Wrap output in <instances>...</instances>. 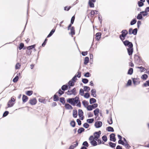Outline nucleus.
Here are the masks:
<instances>
[{
  "label": "nucleus",
  "mask_w": 149,
  "mask_h": 149,
  "mask_svg": "<svg viewBox=\"0 0 149 149\" xmlns=\"http://www.w3.org/2000/svg\"><path fill=\"white\" fill-rule=\"evenodd\" d=\"M66 101L67 102L73 106H75L76 104H77V106L81 107V103L78 97H76L74 98H68L67 99Z\"/></svg>",
  "instance_id": "obj_1"
},
{
  "label": "nucleus",
  "mask_w": 149,
  "mask_h": 149,
  "mask_svg": "<svg viewBox=\"0 0 149 149\" xmlns=\"http://www.w3.org/2000/svg\"><path fill=\"white\" fill-rule=\"evenodd\" d=\"M123 42L125 46H127L128 47L127 48V49L128 54L130 56L132 55L133 52L132 43L127 40L124 41Z\"/></svg>",
  "instance_id": "obj_2"
},
{
  "label": "nucleus",
  "mask_w": 149,
  "mask_h": 149,
  "mask_svg": "<svg viewBox=\"0 0 149 149\" xmlns=\"http://www.w3.org/2000/svg\"><path fill=\"white\" fill-rule=\"evenodd\" d=\"M15 100L13 98V97H11L10 99L9 100L7 103V106L8 107H11L13 106L15 104L14 102Z\"/></svg>",
  "instance_id": "obj_3"
},
{
  "label": "nucleus",
  "mask_w": 149,
  "mask_h": 149,
  "mask_svg": "<svg viewBox=\"0 0 149 149\" xmlns=\"http://www.w3.org/2000/svg\"><path fill=\"white\" fill-rule=\"evenodd\" d=\"M121 33L122 34L120 36V38L123 41L125 39V37L128 33V32L126 30H124L122 31Z\"/></svg>",
  "instance_id": "obj_4"
},
{
  "label": "nucleus",
  "mask_w": 149,
  "mask_h": 149,
  "mask_svg": "<svg viewBox=\"0 0 149 149\" xmlns=\"http://www.w3.org/2000/svg\"><path fill=\"white\" fill-rule=\"evenodd\" d=\"M91 144L93 146L97 145V143L94 139L93 138V136H91L89 138Z\"/></svg>",
  "instance_id": "obj_5"
},
{
  "label": "nucleus",
  "mask_w": 149,
  "mask_h": 149,
  "mask_svg": "<svg viewBox=\"0 0 149 149\" xmlns=\"http://www.w3.org/2000/svg\"><path fill=\"white\" fill-rule=\"evenodd\" d=\"M101 134V132L99 131L98 132H95L94 133V137L93 136V138L95 139V141H97L98 139L100 137V135Z\"/></svg>",
  "instance_id": "obj_6"
},
{
  "label": "nucleus",
  "mask_w": 149,
  "mask_h": 149,
  "mask_svg": "<svg viewBox=\"0 0 149 149\" xmlns=\"http://www.w3.org/2000/svg\"><path fill=\"white\" fill-rule=\"evenodd\" d=\"M31 105H34L36 104L37 103V100L36 97H34L32 99H31L29 102Z\"/></svg>",
  "instance_id": "obj_7"
},
{
  "label": "nucleus",
  "mask_w": 149,
  "mask_h": 149,
  "mask_svg": "<svg viewBox=\"0 0 149 149\" xmlns=\"http://www.w3.org/2000/svg\"><path fill=\"white\" fill-rule=\"evenodd\" d=\"M67 93L68 95H71L72 94L75 95L76 94V89L74 88L71 91H67Z\"/></svg>",
  "instance_id": "obj_8"
},
{
  "label": "nucleus",
  "mask_w": 149,
  "mask_h": 149,
  "mask_svg": "<svg viewBox=\"0 0 149 149\" xmlns=\"http://www.w3.org/2000/svg\"><path fill=\"white\" fill-rule=\"evenodd\" d=\"M102 125V123L101 121H96L95 124V126L97 128H98L101 127Z\"/></svg>",
  "instance_id": "obj_9"
},
{
  "label": "nucleus",
  "mask_w": 149,
  "mask_h": 149,
  "mask_svg": "<svg viewBox=\"0 0 149 149\" xmlns=\"http://www.w3.org/2000/svg\"><path fill=\"white\" fill-rule=\"evenodd\" d=\"M28 99L29 97L27 96L24 94L23 95L22 97V100L23 103H24L26 102L28 100Z\"/></svg>",
  "instance_id": "obj_10"
},
{
  "label": "nucleus",
  "mask_w": 149,
  "mask_h": 149,
  "mask_svg": "<svg viewBox=\"0 0 149 149\" xmlns=\"http://www.w3.org/2000/svg\"><path fill=\"white\" fill-rule=\"evenodd\" d=\"M110 140L111 141L115 142L116 141V139L115 138V135L114 134H112L110 135Z\"/></svg>",
  "instance_id": "obj_11"
},
{
  "label": "nucleus",
  "mask_w": 149,
  "mask_h": 149,
  "mask_svg": "<svg viewBox=\"0 0 149 149\" xmlns=\"http://www.w3.org/2000/svg\"><path fill=\"white\" fill-rule=\"evenodd\" d=\"M96 1V0H89V4L91 7H94V4L92 2H95Z\"/></svg>",
  "instance_id": "obj_12"
},
{
  "label": "nucleus",
  "mask_w": 149,
  "mask_h": 149,
  "mask_svg": "<svg viewBox=\"0 0 149 149\" xmlns=\"http://www.w3.org/2000/svg\"><path fill=\"white\" fill-rule=\"evenodd\" d=\"M28 18L27 17L26 21V24L25 25V26H24V29H23V31L22 32V33H21V34L20 35V36H19V37H20V38H22L23 37V35L24 34V31H25V29L26 28V25H27V22H28Z\"/></svg>",
  "instance_id": "obj_13"
},
{
  "label": "nucleus",
  "mask_w": 149,
  "mask_h": 149,
  "mask_svg": "<svg viewBox=\"0 0 149 149\" xmlns=\"http://www.w3.org/2000/svg\"><path fill=\"white\" fill-rule=\"evenodd\" d=\"M36 46V44H34L30 46H27V50H31L33 49V48H35Z\"/></svg>",
  "instance_id": "obj_14"
},
{
  "label": "nucleus",
  "mask_w": 149,
  "mask_h": 149,
  "mask_svg": "<svg viewBox=\"0 0 149 149\" xmlns=\"http://www.w3.org/2000/svg\"><path fill=\"white\" fill-rule=\"evenodd\" d=\"M33 92L32 91L29 90L26 91L25 94L28 96H30L33 94Z\"/></svg>",
  "instance_id": "obj_15"
},
{
  "label": "nucleus",
  "mask_w": 149,
  "mask_h": 149,
  "mask_svg": "<svg viewBox=\"0 0 149 149\" xmlns=\"http://www.w3.org/2000/svg\"><path fill=\"white\" fill-rule=\"evenodd\" d=\"M65 107L67 109H73L72 107L68 104H65Z\"/></svg>",
  "instance_id": "obj_16"
},
{
  "label": "nucleus",
  "mask_w": 149,
  "mask_h": 149,
  "mask_svg": "<svg viewBox=\"0 0 149 149\" xmlns=\"http://www.w3.org/2000/svg\"><path fill=\"white\" fill-rule=\"evenodd\" d=\"M70 34L72 36L73 35L75 34V32L74 30V28L72 26L71 27V28L70 29Z\"/></svg>",
  "instance_id": "obj_17"
},
{
  "label": "nucleus",
  "mask_w": 149,
  "mask_h": 149,
  "mask_svg": "<svg viewBox=\"0 0 149 149\" xmlns=\"http://www.w3.org/2000/svg\"><path fill=\"white\" fill-rule=\"evenodd\" d=\"M91 94L93 96V97H95L96 96V90L95 89H92L91 91Z\"/></svg>",
  "instance_id": "obj_18"
},
{
  "label": "nucleus",
  "mask_w": 149,
  "mask_h": 149,
  "mask_svg": "<svg viewBox=\"0 0 149 149\" xmlns=\"http://www.w3.org/2000/svg\"><path fill=\"white\" fill-rule=\"evenodd\" d=\"M98 11L96 10H92L91 11V17H93V15L95 14H97Z\"/></svg>",
  "instance_id": "obj_19"
},
{
  "label": "nucleus",
  "mask_w": 149,
  "mask_h": 149,
  "mask_svg": "<svg viewBox=\"0 0 149 149\" xmlns=\"http://www.w3.org/2000/svg\"><path fill=\"white\" fill-rule=\"evenodd\" d=\"M101 34L100 33H97L96 34V39L99 40L101 37Z\"/></svg>",
  "instance_id": "obj_20"
},
{
  "label": "nucleus",
  "mask_w": 149,
  "mask_h": 149,
  "mask_svg": "<svg viewBox=\"0 0 149 149\" xmlns=\"http://www.w3.org/2000/svg\"><path fill=\"white\" fill-rule=\"evenodd\" d=\"M73 116L74 118H76L77 116V111L75 110H74L73 111Z\"/></svg>",
  "instance_id": "obj_21"
},
{
  "label": "nucleus",
  "mask_w": 149,
  "mask_h": 149,
  "mask_svg": "<svg viewBox=\"0 0 149 149\" xmlns=\"http://www.w3.org/2000/svg\"><path fill=\"white\" fill-rule=\"evenodd\" d=\"M24 43L23 42H21L20 43L19 46L18 47V48L19 50H21L22 49L23 47H24Z\"/></svg>",
  "instance_id": "obj_22"
},
{
  "label": "nucleus",
  "mask_w": 149,
  "mask_h": 149,
  "mask_svg": "<svg viewBox=\"0 0 149 149\" xmlns=\"http://www.w3.org/2000/svg\"><path fill=\"white\" fill-rule=\"evenodd\" d=\"M19 77L18 75H16L13 79V81L14 83H16L18 80Z\"/></svg>",
  "instance_id": "obj_23"
},
{
  "label": "nucleus",
  "mask_w": 149,
  "mask_h": 149,
  "mask_svg": "<svg viewBox=\"0 0 149 149\" xmlns=\"http://www.w3.org/2000/svg\"><path fill=\"white\" fill-rule=\"evenodd\" d=\"M89 61V58L88 57H85L84 60V63L85 65H86L88 62Z\"/></svg>",
  "instance_id": "obj_24"
},
{
  "label": "nucleus",
  "mask_w": 149,
  "mask_h": 149,
  "mask_svg": "<svg viewBox=\"0 0 149 149\" xmlns=\"http://www.w3.org/2000/svg\"><path fill=\"white\" fill-rule=\"evenodd\" d=\"M99 111V110L98 108L96 109L95 110H94V112L95 115V116H98Z\"/></svg>",
  "instance_id": "obj_25"
},
{
  "label": "nucleus",
  "mask_w": 149,
  "mask_h": 149,
  "mask_svg": "<svg viewBox=\"0 0 149 149\" xmlns=\"http://www.w3.org/2000/svg\"><path fill=\"white\" fill-rule=\"evenodd\" d=\"M9 113V112L8 111H5L3 113L2 117L4 118Z\"/></svg>",
  "instance_id": "obj_26"
},
{
  "label": "nucleus",
  "mask_w": 149,
  "mask_h": 149,
  "mask_svg": "<svg viewBox=\"0 0 149 149\" xmlns=\"http://www.w3.org/2000/svg\"><path fill=\"white\" fill-rule=\"evenodd\" d=\"M83 112L81 109H79L78 111V115L80 117L83 116Z\"/></svg>",
  "instance_id": "obj_27"
},
{
  "label": "nucleus",
  "mask_w": 149,
  "mask_h": 149,
  "mask_svg": "<svg viewBox=\"0 0 149 149\" xmlns=\"http://www.w3.org/2000/svg\"><path fill=\"white\" fill-rule=\"evenodd\" d=\"M78 143L77 142L76 143L73 144L71 146L69 149H73L75 147L77 146H78Z\"/></svg>",
  "instance_id": "obj_28"
},
{
  "label": "nucleus",
  "mask_w": 149,
  "mask_h": 149,
  "mask_svg": "<svg viewBox=\"0 0 149 149\" xmlns=\"http://www.w3.org/2000/svg\"><path fill=\"white\" fill-rule=\"evenodd\" d=\"M84 91L86 92H88L90 90V88L89 87L84 86Z\"/></svg>",
  "instance_id": "obj_29"
},
{
  "label": "nucleus",
  "mask_w": 149,
  "mask_h": 149,
  "mask_svg": "<svg viewBox=\"0 0 149 149\" xmlns=\"http://www.w3.org/2000/svg\"><path fill=\"white\" fill-rule=\"evenodd\" d=\"M82 103L85 107H86L88 106V103L86 101H83Z\"/></svg>",
  "instance_id": "obj_30"
},
{
  "label": "nucleus",
  "mask_w": 149,
  "mask_h": 149,
  "mask_svg": "<svg viewBox=\"0 0 149 149\" xmlns=\"http://www.w3.org/2000/svg\"><path fill=\"white\" fill-rule=\"evenodd\" d=\"M21 66V65L19 63H17L15 65V69L16 70L19 69Z\"/></svg>",
  "instance_id": "obj_31"
},
{
  "label": "nucleus",
  "mask_w": 149,
  "mask_h": 149,
  "mask_svg": "<svg viewBox=\"0 0 149 149\" xmlns=\"http://www.w3.org/2000/svg\"><path fill=\"white\" fill-rule=\"evenodd\" d=\"M60 101L63 104H64L65 101V98L63 97L60 98Z\"/></svg>",
  "instance_id": "obj_32"
},
{
  "label": "nucleus",
  "mask_w": 149,
  "mask_h": 149,
  "mask_svg": "<svg viewBox=\"0 0 149 149\" xmlns=\"http://www.w3.org/2000/svg\"><path fill=\"white\" fill-rule=\"evenodd\" d=\"M94 121L93 118L88 119L87 120V122L89 123H91L93 122Z\"/></svg>",
  "instance_id": "obj_33"
},
{
  "label": "nucleus",
  "mask_w": 149,
  "mask_h": 149,
  "mask_svg": "<svg viewBox=\"0 0 149 149\" xmlns=\"http://www.w3.org/2000/svg\"><path fill=\"white\" fill-rule=\"evenodd\" d=\"M96 100L95 99L93 98H91L90 100V103L91 104H92L95 102Z\"/></svg>",
  "instance_id": "obj_34"
},
{
  "label": "nucleus",
  "mask_w": 149,
  "mask_h": 149,
  "mask_svg": "<svg viewBox=\"0 0 149 149\" xmlns=\"http://www.w3.org/2000/svg\"><path fill=\"white\" fill-rule=\"evenodd\" d=\"M109 144L110 147L112 148L115 147L116 146V144L114 143H113L111 142L109 143Z\"/></svg>",
  "instance_id": "obj_35"
},
{
  "label": "nucleus",
  "mask_w": 149,
  "mask_h": 149,
  "mask_svg": "<svg viewBox=\"0 0 149 149\" xmlns=\"http://www.w3.org/2000/svg\"><path fill=\"white\" fill-rule=\"evenodd\" d=\"M84 129L82 127H81L78 130V133L80 134L81 133L83 132L84 131Z\"/></svg>",
  "instance_id": "obj_36"
},
{
  "label": "nucleus",
  "mask_w": 149,
  "mask_h": 149,
  "mask_svg": "<svg viewBox=\"0 0 149 149\" xmlns=\"http://www.w3.org/2000/svg\"><path fill=\"white\" fill-rule=\"evenodd\" d=\"M123 145H124L125 147L127 148V149H129L130 147V146L129 145L128 143H124V144H123Z\"/></svg>",
  "instance_id": "obj_37"
},
{
  "label": "nucleus",
  "mask_w": 149,
  "mask_h": 149,
  "mask_svg": "<svg viewBox=\"0 0 149 149\" xmlns=\"http://www.w3.org/2000/svg\"><path fill=\"white\" fill-rule=\"evenodd\" d=\"M142 18V16L141 14L140 13L138 15L137 17V18L138 19H141Z\"/></svg>",
  "instance_id": "obj_38"
},
{
  "label": "nucleus",
  "mask_w": 149,
  "mask_h": 149,
  "mask_svg": "<svg viewBox=\"0 0 149 149\" xmlns=\"http://www.w3.org/2000/svg\"><path fill=\"white\" fill-rule=\"evenodd\" d=\"M54 100L55 101H57L58 100V97L57 95H54Z\"/></svg>",
  "instance_id": "obj_39"
},
{
  "label": "nucleus",
  "mask_w": 149,
  "mask_h": 149,
  "mask_svg": "<svg viewBox=\"0 0 149 149\" xmlns=\"http://www.w3.org/2000/svg\"><path fill=\"white\" fill-rule=\"evenodd\" d=\"M74 81L71 80L69 81V84L71 86H73L74 84Z\"/></svg>",
  "instance_id": "obj_40"
},
{
  "label": "nucleus",
  "mask_w": 149,
  "mask_h": 149,
  "mask_svg": "<svg viewBox=\"0 0 149 149\" xmlns=\"http://www.w3.org/2000/svg\"><path fill=\"white\" fill-rule=\"evenodd\" d=\"M133 72V69L132 68H130L128 70V74L131 75L132 74Z\"/></svg>",
  "instance_id": "obj_41"
},
{
  "label": "nucleus",
  "mask_w": 149,
  "mask_h": 149,
  "mask_svg": "<svg viewBox=\"0 0 149 149\" xmlns=\"http://www.w3.org/2000/svg\"><path fill=\"white\" fill-rule=\"evenodd\" d=\"M148 77V76L146 74H144L142 76L141 78L143 80H146Z\"/></svg>",
  "instance_id": "obj_42"
},
{
  "label": "nucleus",
  "mask_w": 149,
  "mask_h": 149,
  "mask_svg": "<svg viewBox=\"0 0 149 149\" xmlns=\"http://www.w3.org/2000/svg\"><path fill=\"white\" fill-rule=\"evenodd\" d=\"M107 130L109 132H113L114 130L113 127H107Z\"/></svg>",
  "instance_id": "obj_43"
},
{
  "label": "nucleus",
  "mask_w": 149,
  "mask_h": 149,
  "mask_svg": "<svg viewBox=\"0 0 149 149\" xmlns=\"http://www.w3.org/2000/svg\"><path fill=\"white\" fill-rule=\"evenodd\" d=\"M68 86L66 85H63L61 87L63 91H65L67 89Z\"/></svg>",
  "instance_id": "obj_44"
},
{
  "label": "nucleus",
  "mask_w": 149,
  "mask_h": 149,
  "mask_svg": "<svg viewBox=\"0 0 149 149\" xmlns=\"http://www.w3.org/2000/svg\"><path fill=\"white\" fill-rule=\"evenodd\" d=\"M137 31V29L136 28L135 29L133 30L132 34L134 35H135L136 34Z\"/></svg>",
  "instance_id": "obj_45"
},
{
  "label": "nucleus",
  "mask_w": 149,
  "mask_h": 149,
  "mask_svg": "<svg viewBox=\"0 0 149 149\" xmlns=\"http://www.w3.org/2000/svg\"><path fill=\"white\" fill-rule=\"evenodd\" d=\"M143 2H142V1H139L138 2V6L139 7H141L143 6L144 5V3H143Z\"/></svg>",
  "instance_id": "obj_46"
},
{
  "label": "nucleus",
  "mask_w": 149,
  "mask_h": 149,
  "mask_svg": "<svg viewBox=\"0 0 149 149\" xmlns=\"http://www.w3.org/2000/svg\"><path fill=\"white\" fill-rule=\"evenodd\" d=\"M140 13L142 14L144 16H146L148 14L147 12L145 11L141 12Z\"/></svg>",
  "instance_id": "obj_47"
},
{
  "label": "nucleus",
  "mask_w": 149,
  "mask_h": 149,
  "mask_svg": "<svg viewBox=\"0 0 149 149\" xmlns=\"http://www.w3.org/2000/svg\"><path fill=\"white\" fill-rule=\"evenodd\" d=\"M32 51L30 50H27L26 51V54L28 55H30L31 54Z\"/></svg>",
  "instance_id": "obj_48"
},
{
  "label": "nucleus",
  "mask_w": 149,
  "mask_h": 149,
  "mask_svg": "<svg viewBox=\"0 0 149 149\" xmlns=\"http://www.w3.org/2000/svg\"><path fill=\"white\" fill-rule=\"evenodd\" d=\"M88 80L86 79H83L82 80V82L84 84H86L88 82Z\"/></svg>",
  "instance_id": "obj_49"
},
{
  "label": "nucleus",
  "mask_w": 149,
  "mask_h": 149,
  "mask_svg": "<svg viewBox=\"0 0 149 149\" xmlns=\"http://www.w3.org/2000/svg\"><path fill=\"white\" fill-rule=\"evenodd\" d=\"M86 108L88 111H91L93 109L91 105L88 106Z\"/></svg>",
  "instance_id": "obj_50"
},
{
  "label": "nucleus",
  "mask_w": 149,
  "mask_h": 149,
  "mask_svg": "<svg viewBox=\"0 0 149 149\" xmlns=\"http://www.w3.org/2000/svg\"><path fill=\"white\" fill-rule=\"evenodd\" d=\"M102 139L104 142H106L107 141V137L105 136H103L102 137Z\"/></svg>",
  "instance_id": "obj_51"
},
{
  "label": "nucleus",
  "mask_w": 149,
  "mask_h": 149,
  "mask_svg": "<svg viewBox=\"0 0 149 149\" xmlns=\"http://www.w3.org/2000/svg\"><path fill=\"white\" fill-rule=\"evenodd\" d=\"M79 94L81 96H83L84 94V91L82 89L80 90Z\"/></svg>",
  "instance_id": "obj_52"
},
{
  "label": "nucleus",
  "mask_w": 149,
  "mask_h": 149,
  "mask_svg": "<svg viewBox=\"0 0 149 149\" xmlns=\"http://www.w3.org/2000/svg\"><path fill=\"white\" fill-rule=\"evenodd\" d=\"M84 96V97H85L86 98H88L89 97L90 95L88 93H85Z\"/></svg>",
  "instance_id": "obj_53"
},
{
  "label": "nucleus",
  "mask_w": 149,
  "mask_h": 149,
  "mask_svg": "<svg viewBox=\"0 0 149 149\" xmlns=\"http://www.w3.org/2000/svg\"><path fill=\"white\" fill-rule=\"evenodd\" d=\"M70 124L72 127H74L75 126V122L74 121H71Z\"/></svg>",
  "instance_id": "obj_54"
},
{
  "label": "nucleus",
  "mask_w": 149,
  "mask_h": 149,
  "mask_svg": "<svg viewBox=\"0 0 149 149\" xmlns=\"http://www.w3.org/2000/svg\"><path fill=\"white\" fill-rule=\"evenodd\" d=\"M136 19L132 20L131 22V25H134L136 22Z\"/></svg>",
  "instance_id": "obj_55"
},
{
  "label": "nucleus",
  "mask_w": 149,
  "mask_h": 149,
  "mask_svg": "<svg viewBox=\"0 0 149 149\" xmlns=\"http://www.w3.org/2000/svg\"><path fill=\"white\" fill-rule=\"evenodd\" d=\"M83 145L87 147L88 146V143L86 141L84 142L83 143Z\"/></svg>",
  "instance_id": "obj_56"
},
{
  "label": "nucleus",
  "mask_w": 149,
  "mask_h": 149,
  "mask_svg": "<svg viewBox=\"0 0 149 149\" xmlns=\"http://www.w3.org/2000/svg\"><path fill=\"white\" fill-rule=\"evenodd\" d=\"M83 126L85 128H87L89 126V125L87 123H85L83 125Z\"/></svg>",
  "instance_id": "obj_57"
},
{
  "label": "nucleus",
  "mask_w": 149,
  "mask_h": 149,
  "mask_svg": "<svg viewBox=\"0 0 149 149\" xmlns=\"http://www.w3.org/2000/svg\"><path fill=\"white\" fill-rule=\"evenodd\" d=\"M93 109H95L97 107V104H95L91 105Z\"/></svg>",
  "instance_id": "obj_58"
},
{
  "label": "nucleus",
  "mask_w": 149,
  "mask_h": 149,
  "mask_svg": "<svg viewBox=\"0 0 149 149\" xmlns=\"http://www.w3.org/2000/svg\"><path fill=\"white\" fill-rule=\"evenodd\" d=\"M86 77H88L91 76V74L88 72L86 73L84 75Z\"/></svg>",
  "instance_id": "obj_59"
},
{
  "label": "nucleus",
  "mask_w": 149,
  "mask_h": 149,
  "mask_svg": "<svg viewBox=\"0 0 149 149\" xmlns=\"http://www.w3.org/2000/svg\"><path fill=\"white\" fill-rule=\"evenodd\" d=\"M75 17L74 16H73L71 18V24H73V23Z\"/></svg>",
  "instance_id": "obj_60"
},
{
  "label": "nucleus",
  "mask_w": 149,
  "mask_h": 149,
  "mask_svg": "<svg viewBox=\"0 0 149 149\" xmlns=\"http://www.w3.org/2000/svg\"><path fill=\"white\" fill-rule=\"evenodd\" d=\"M118 143L119 144H120L123 145L124 144V143H125L121 140V139H120L118 141Z\"/></svg>",
  "instance_id": "obj_61"
},
{
  "label": "nucleus",
  "mask_w": 149,
  "mask_h": 149,
  "mask_svg": "<svg viewBox=\"0 0 149 149\" xmlns=\"http://www.w3.org/2000/svg\"><path fill=\"white\" fill-rule=\"evenodd\" d=\"M93 116V114L91 113H89L88 114V118L91 117Z\"/></svg>",
  "instance_id": "obj_62"
},
{
  "label": "nucleus",
  "mask_w": 149,
  "mask_h": 149,
  "mask_svg": "<svg viewBox=\"0 0 149 149\" xmlns=\"http://www.w3.org/2000/svg\"><path fill=\"white\" fill-rule=\"evenodd\" d=\"M58 93L59 94H60V95H61L64 93V91H62L61 90V89H60L58 91Z\"/></svg>",
  "instance_id": "obj_63"
},
{
  "label": "nucleus",
  "mask_w": 149,
  "mask_h": 149,
  "mask_svg": "<svg viewBox=\"0 0 149 149\" xmlns=\"http://www.w3.org/2000/svg\"><path fill=\"white\" fill-rule=\"evenodd\" d=\"M144 85L146 86H149V81H146V82L144 84Z\"/></svg>",
  "instance_id": "obj_64"
}]
</instances>
